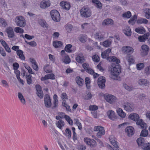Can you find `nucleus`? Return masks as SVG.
I'll return each instance as SVG.
<instances>
[{
	"mask_svg": "<svg viewBox=\"0 0 150 150\" xmlns=\"http://www.w3.org/2000/svg\"><path fill=\"white\" fill-rule=\"evenodd\" d=\"M104 97L106 101L110 104H113L116 101V97L114 96L111 94H105Z\"/></svg>",
	"mask_w": 150,
	"mask_h": 150,
	"instance_id": "20e7f679",
	"label": "nucleus"
},
{
	"mask_svg": "<svg viewBox=\"0 0 150 150\" xmlns=\"http://www.w3.org/2000/svg\"><path fill=\"white\" fill-rule=\"evenodd\" d=\"M68 96L66 93H62L61 94V98L62 100L68 99Z\"/></svg>",
	"mask_w": 150,
	"mask_h": 150,
	"instance_id": "774afa93",
	"label": "nucleus"
},
{
	"mask_svg": "<svg viewBox=\"0 0 150 150\" xmlns=\"http://www.w3.org/2000/svg\"><path fill=\"white\" fill-rule=\"evenodd\" d=\"M114 23L112 20L110 18H107L104 20L102 22V25H112Z\"/></svg>",
	"mask_w": 150,
	"mask_h": 150,
	"instance_id": "4be33fe9",
	"label": "nucleus"
},
{
	"mask_svg": "<svg viewBox=\"0 0 150 150\" xmlns=\"http://www.w3.org/2000/svg\"><path fill=\"white\" fill-rule=\"evenodd\" d=\"M94 130L95 131H98L96 136L98 138H101L105 133L104 128L101 126H95Z\"/></svg>",
	"mask_w": 150,
	"mask_h": 150,
	"instance_id": "39448f33",
	"label": "nucleus"
},
{
	"mask_svg": "<svg viewBox=\"0 0 150 150\" xmlns=\"http://www.w3.org/2000/svg\"><path fill=\"white\" fill-rule=\"evenodd\" d=\"M64 118L70 125H73V121L69 116L67 115H64Z\"/></svg>",
	"mask_w": 150,
	"mask_h": 150,
	"instance_id": "79ce46f5",
	"label": "nucleus"
},
{
	"mask_svg": "<svg viewBox=\"0 0 150 150\" xmlns=\"http://www.w3.org/2000/svg\"><path fill=\"white\" fill-rule=\"evenodd\" d=\"M17 54L19 56V58L22 60L25 59V57L23 54V52L22 50H18L17 51Z\"/></svg>",
	"mask_w": 150,
	"mask_h": 150,
	"instance_id": "72a5a7b5",
	"label": "nucleus"
},
{
	"mask_svg": "<svg viewBox=\"0 0 150 150\" xmlns=\"http://www.w3.org/2000/svg\"><path fill=\"white\" fill-rule=\"evenodd\" d=\"M108 60L110 62H115V64H119L120 62L119 59L115 56L110 57H108Z\"/></svg>",
	"mask_w": 150,
	"mask_h": 150,
	"instance_id": "393cba45",
	"label": "nucleus"
},
{
	"mask_svg": "<svg viewBox=\"0 0 150 150\" xmlns=\"http://www.w3.org/2000/svg\"><path fill=\"white\" fill-rule=\"evenodd\" d=\"M80 13L81 16L83 18H88L91 15V10L87 8H82L80 10Z\"/></svg>",
	"mask_w": 150,
	"mask_h": 150,
	"instance_id": "7ed1b4c3",
	"label": "nucleus"
},
{
	"mask_svg": "<svg viewBox=\"0 0 150 150\" xmlns=\"http://www.w3.org/2000/svg\"><path fill=\"white\" fill-rule=\"evenodd\" d=\"M98 107L96 105H90L89 107V109L90 110L93 111H95L98 110Z\"/></svg>",
	"mask_w": 150,
	"mask_h": 150,
	"instance_id": "864d4df0",
	"label": "nucleus"
},
{
	"mask_svg": "<svg viewBox=\"0 0 150 150\" xmlns=\"http://www.w3.org/2000/svg\"><path fill=\"white\" fill-rule=\"evenodd\" d=\"M5 31L7 33L9 38H13L14 36V33L13 30L11 27H7Z\"/></svg>",
	"mask_w": 150,
	"mask_h": 150,
	"instance_id": "4468645a",
	"label": "nucleus"
},
{
	"mask_svg": "<svg viewBox=\"0 0 150 150\" xmlns=\"http://www.w3.org/2000/svg\"><path fill=\"white\" fill-rule=\"evenodd\" d=\"M53 103L54 104V105L52 107V109L55 108L57 106L58 103V100L57 99V96L56 94H55L53 96Z\"/></svg>",
	"mask_w": 150,
	"mask_h": 150,
	"instance_id": "c9c22d12",
	"label": "nucleus"
},
{
	"mask_svg": "<svg viewBox=\"0 0 150 150\" xmlns=\"http://www.w3.org/2000/svg\"><path fill=\"white\" fill-rule=\"evenodd\" d=\"M111 69V75L112 78L115 79L117 77V76L120 73L121 68L119 64H112Z\"/></svg>",
	"mask_w": 150,
	"mask_h": 150,
	"instance_id": "f257e3e1",
	"label": "nucleus"
},
{
	"mask_svg": "<svg viewBox=\"0 0 150 150\" xmlns=\"http://www.w3.org/2000/svg\"><path fill=\"white\" fill-rule=\"evenodd\" d=\"M50 15L52 19L55 21L58 22L60 20V15L59 12L56 10H52Z\"/></svg>",
	"mask_w": 150,
	"mask_h": 150,
	"instance_id": "423d86ee",
	"label": "nucleus"
},
{
	"mask_svg": "<svg viewBox=\"0 0 150 150\" xmlns=\"http://www.w3.org/2000/svg\"><path fill=\"white\" fill-rule=\"evenodd\" d=\"M141 54L142 56H145L147 55L149 50V47L146 45H143L141 46Z\"/></svg>",
	"mask_w": 150,
	"mask_h": 150,
	"instance_id": "1a4fd4ad",
	"label": "nucleus"
},
{
	"mask_svg": "<svg viewBox=\"0 0 150 150\" xmlns=\"http://www.w3.org/2000/svg\"><path fill=\"white\" fill-rule=\"evenodd\" d=\"M65 132L66 133V134H65V135L66 136H67V134H68V136L69 137V138L71 137V130L69 128H67L65 130Z\"/></svg>",
	"mask_w": 150,
	"mask_h": 150,
	"instance_id": "13d9d810",
	"label": "nucleus"
},
{
	"mask_svg": "<svg viewBox=\"0 0 150 150\" xmlns=\"http://www.w3.org/2000/svg\"><path fill=\"white\" fill-rule=\"evenodd\" d=\"M1 83L3 86L6 88H8L9 85L7 82L5 80H2L1 81Z\"/></svg>",
	"mask_w": 150,
	"mask_h": 150,
	"instance_id": "0e129e2a",
	"label": "nucleus"
},
{
	"mask_svg": "<svg viewBox=\"0 0 150 150\" xmlns=\"http://www.w3.org/2000/svg\"><path fill=\"white\" fill-rule=\"evenodd\" d=\"M85 83L87 88L88 89L90 88V80L89 78L86 77L85 79Z\"/></svg>",
	"mask_w": 150,
	"mask_h": 150,
	"instance_id": "c03bdc74",
	"label": "nucleus"
},
{
	"mask_svg": "<svg viewBox=\"0 0 150 150\" xmlns=\"http://www.w3.org/2000/svg\"><path fill=\"white\" fill-rule=\"evenodd\" d=\"M135 31L138 33L143 34L146 32V30L143 27H138L135 29Z\"/></svg>",
	"mask_w": 150,
	"mask_h": 150,
	"instance_id": "2f4dec72",
	"label": "nucleus"
},
{
	"mask_svg": "<svg viewBox=\"0 0 150 150\" xmlns=\"http://www.w3.org/2000/svg\"><path fill=\"white\" fill-rule=\"evenodd\" d=\"M107 114L108 117L112 120H114L116 118L115 112L112 110H110L108 111Z\"/></svg>",
	"mask_w": 150,
	"mask_h": 150,
	"instance_id": "6ab92c4d",
	"label": "nucleus"
},
{
	"mask_svg": "<svg viewBox=\"0 0 150 150\" xmlns=\"http://www.w3.org/2000/svg\"><path fill=\"white\" fill-rule=\"evenodd\" d=\"M131 16V13L129 11H127L123 13L122 15V16L124 18H129Z\"/></svg>",
	"mask_w": 150,
	"mask_h": 150,
	"instance_id": "de8ad7c7",
	"label": "nucleus"
},
{
	"mask_svg": "<svg viewBox=\"0 0 150 150\" xmlns=\"http://www.w3.org/2000/svg\"><path fill=\"white\" fill-rule=\"evenodd\" d=\"M92 97V95L90 92H89L86 96L85 99L88 100L91 99Z\"/></svg>",
	"mask_w": 150,
	"mask_h": 150,
	"instance_id": "69168bd1",
	"label": "nucleus"
},
{
	"mask_svg": "<svg viewBox=\"0 0 150 150\" xmlns=\"http://www.w3.org/2000/svg\"><path fill=\"white\" fill-rule=\"evenodd\" d=\"M111 50L110 48H108L107 50L102 52L101 54L102 57L103 59H106L109 57V54L111 52Z\"/></svg>",
	"mask_w": 150,
	"mask_h": 150,
	"instance_id": "412c9836",
	"label": "nucleus"
},
{
	"mask_svg": "<svg viewBox=\"0 0 150 150\" xmlns=\"http://www.w3.org/2000/svg\"><path fill=\"white\" fill-rule=\"evenodd\" d=\"M40 24L43 27H47V23L44 20L40 19L39 21Z\"/></svg>",
	"mask_w": 150,
	"mask_h": 150,
	"instance_id": "8fccbe9b",
	"label": "nucleus"
},
{
	"mask_svg": "<svg viewBox=\"0 0 150 150\" xmlns=\"http://www.w3.org/2000/svg\"><path fill=\"white\" fill-rule=\"evenodd\" d=\"M142 148L144 150H150V143H145L142 146Z\"/></svg>",
	"mask_w": 150,
	"mask_h": 150,
	"instance_id": "ea45409f",
	"label": "nucleus"
},
{
	"mask_svg": "<svg viewBox=\"0 0 150 150\" xmlns=\"http://www.w3.org/2000/svg\"><path fill=\"white\" fill-rule=\"evenodd\" d=\"M92 58L94 62H98L99 61V57L97 55L93 56Z\"/></svg>",
	"mask_w": 150,
	"mask_h": 150,
	"instance_id": "bf43d9fd",
	"label": "nucleus"
},
{
	"mask_svg": "<svg viewBox=\"0 0 150 150\" xmlns=\"http://www.w3.org/2000/svg\"><path fill=\"white\" fill-rule=\"evenodd\" d=\"M111 41L109 40H106L103 42V45L105 47H108L111 44Z\"/></svg>",
	"mask_w": 150,
	"mask_h": 150,
	"instance_id": "603ef678",
	"label": "nucleus"
},
{
	"mask_svg": "<svg viewBox=\"0 0 150 150\" xmlns=\"http://www.w3.org/2000/svg\"><path fill=\"white\" fill-rule=\"evenodd\" d=\"M15 31L17 33H22L23 32L24 30L21 28L19 27H17L15 28Z\"/></svg>",
	"mask_w": 150,
	"mask_h": 150,
	"instance_id": "3c124183",
	"label": "nucleus"
},
{
	"mask_svg": "<svg viewBox=\"0 0 150 150\" xmlns=\"http://www.w3.org/2000/svg\"><path fill=\"white\" fill-rule=\"evenodd\" d=\"M53 45L55 48H58L62 46V43L60 41H56L53 42Z\"/></svg>",
	"mask_w": 150,
	"mask_h": 150,
	"instance_id": "7c9ffc66",
	"label": "nucleus"
},
{
	"mask_svg": "<svg viewBox=\"0 0 150 150\" xmlns=\"http://www.w3.org/2000/svg\"><path fill=\"white\" fill-rule=\"evenodd\" d=\"M148 21L145 18H141L138 19L137 21V23L138 24H147Z\"/></svg>",
	"mask_w": 150,
	"mask_h": 150,
	"instance_id": "cd10ccee",
	"label": "nucleus"
},
{
	"mask_svg": "<svg viewBox=\"0 0 150 150\" xmlns=\"http://www.w3.org/2000/svg\"><path fill=\"white\" fill-rule=\"evenodd\" d=\"M45 104L46 107L50 108L51 106V100L49 95L46 94L44 97Z\"/></svg>",
	"mask_w": 150,
	"mask_h": 150,
	"instance_id": "6e6552de",
	"label": "nucleus"
},
{
	"mask_svg": "<svg viewBox=\"0 0 150 150\" xmlns=\"http://www.w3.org/2000/svg\"><path fill=\"white\" fill-rule=\"evenodd\" d=\"M122 51L125 54L128 53H132L134 51V50L132 47L128 46H125L122 47Z\"/></svg>",
	"mask_w": 150,
	"mask_h": 150,
	"instance_id": "f8f14e48",
	"label": "nucleus"
},
{
	"mask_svg": "<svg viewBox=\"0 0 150 150\" xmlns=\"http://www.w3.org/2000/svg\"><path fill=\"white\" fill-rule=\"evenodd\" d=\"M124 32L127 36H129L131 35V31L130 27H127L126 30H124Z\"/></svg>",
	"mask_w": 150,
	"mask_h": 150,
	"instance_id": "a18cd8bd",
	"label": "nucleus"
},
{
	"mask_svg": "<svg viewBox=\"0 0 150 150\" xmlns=\"http://www.w3.org/2000/svg\"><path fill=\"white\" fill-rule=\"evenodd\" d=\"M136 124L140 126L142 129H146L147 126L146 123H145L142 119H139L136 121Z\"/></svg>",
	"mask_w": 150,
	"mask_h": 150,
	"instance_id": "9b49d317",
	"label": "nucleus"
},
{
	"mask_svg": "<svg viewBox=\"0 0 150 150\" xmlns=\"http://www.w3.org/2000/svg\"><path fill=\"white\" fill-rule=\"evenodd\" d=\"M134 130V128L131 126H128L125 129V131L127 133V135L129 137L131 136L133 134Z\"/></svg>",
	"mask_w": 150,
	"mask_h": 150,
	"instance_id": "ddd939ff",
	"label": "nucleus"
},
{
	"mask_svg": "<svg viewBox=\"0 0 150 150\" xmlns=\"http://www.w3.org/2000/svg\"><path fill=\"white\" fill-rule=\"evenodd\" d=\"M126 59L128 62L129 64L133 63L134 62L133 56L130 54H127L126 57Z\"/></svg>",
	"mask_w": 150,
	"mask_h": 150,
	"instance_id": "b1692460",
	"label": "nucleus"
},
{
	"mask_svg": "<svg viewBox=\"0 0 150 150\" xmlns=\"http://www.w3.org/2000/svg\"><path fill=\"white\" fill-rule=\"evenodd\" d=\"M76 121L75 124L78 126V128L79 129L81 130L82 129V125L81 123L79 122V120L76 119H75Z\"/></svg>",
	"mask_w": 150,
	"mask_h": 150,
	"instance_id": "6e6d98bb",
	"label": "nucleus"
},
{
	"mask_svg": "<svg viewBox=\"0 0 150 150\" xmlns=\"http://www.w3.org/2000/svg\"><path fill=\"white\" fill-rule=\"evenodd\" d=\"M138 70H140L142 69L144 67V64L143 63H140L137 65Z\"/></svg>",
	"mask_w": 150,
	"mask_h": 150,
	"instance_id": "052dcab7",
	"label": "nucleus"
},
{
	"mask_svg": "<svg viewBox=\"0 0 150 150\" xmlns=\"http://www.w3.org/2000/svg\"><path fill=\"white\" fill-rule=\"evenodd\" d=\"M76 61L80 64H81L84 61L83 54H79L76 57Z\"/></svg>",
	"mask_w": 150,
	"mask_h": 150,
	"instance_id": "5701e85b",
	"label": "nucleus"
},
{
	"mask_svg": "<svg viewBox=\"0 0 150 150\" xmlns=\"http://www.w3.org/2000/svg\"><path fill=\"white\" fill-rule=\"evenodd\" d=\"M25 68L27 69L28 72L31 74H34L35 73L33 71L31 68L28 65H26L25 66Z\"/></svg>",
	"mask_w": 150,
	"mask_h": 150,
	"instance_id": "4d7b16f0",
	"label": "nucleus"
},
{
	"mask_svg": "<svg viewBox=\"0 0 150 150\" xmlns=\"http://www.w3.org/2000/svg\"><path fill=\"white\" fill-rule=\"evenodd\" d=\"M72 47V45H71L70 44H68L65 46V50L67 52L71 53L72 52V50L71 49Z\"/></svg>",
	"mask_w": 150,
	"mask_h": 150,
	"instance_id": "37998d69",
	"label": "nucleus"
},
{
	"mask_svg": "<svg viewBox=\"0 0 150 150\" xmlns=\"http://www.w3.org/2000/svg\"><path fill=\"white\" fill-rule=\"evenodd\" d=\"M137 142L138 145L140 146L141 147L145 143L144 139L141 137L138 138L137 140Z\"/></svg>",
	"mask_w": 150,
	"mask_h": 150,
	"instance_id": "bb28decb",
	"label": "nucleus"
},
{
	"mask_svg": "<svg viewBox=\"0 0 150 150\" xmlns=\"http://www.w3.org/2000/svg\"><path fill=\"white\" fill-rule=\"evenodd\" d=\"M117 112L119 116L122 118H124L126 116V114L121 108H118L117 110Z\"/></svg>",
	"mask_w": 150,
	"mask_h": 150,
	"instance_id": "c756f323",
	"label": "nucleus"
},
{
	"mask_svg": "<svg viewBox=\"0 0 150 150\" xmlns=\"http://www.w3.org/2000/svg\"><path fill=\"white\" fill-rule=\"evenodd\" d=\"M60 5L63 9L67 11L69 10L71 7L70 4L66 1L61 2L60 3Z\"/></svg>",
	"mask_w": 150,
	"mask_h": 150,
	"instance_id": "f3484780",
	"label": "nucleus"
},
{
	"mask_svg": "<svg viewBox=\"0 0 150 150\" xmlns=\"http://www.w3.org/2000/svg\"><path fill=\"white\" fill-rule=\"evenodd\" d=\"M13 66L14 70H17L19 67V64L17 62L14 63L13 64Z\"/></svg>",
	"mask_w": 150,
	"mask_h": 150,
	"instance_id": "338daca9",
	"label": "nucleus"
},
{
	"mask_svg": "<svg viewBox=\"0 0 150 150\" xmlns=\"http://www.w3.org/2000/svg\"><path fill=\"white\" fill-rule=\"evenodd\" d=\"M27 82L28 84H31L32 82V76L30 74L26 75L25 76Z\"/></svg>",
	"mask_w": 150,
	"mask_h": 150,
	"instance_id": "58836bf2",
	"label": "nucleus"
},
{
	"mask_svg": "<svg viewBox=\"0 0 150 150\" xmlns=\"http://www.w3.org/2000/svg\"><path fill=\"white\" fill-rule=\"evenodd\" d=\"M148 134V130L145 129L142 130L141 132L140 136L143 137H146Z\"/></svg>",
	"mask_w": 150,
	"mask_h": 150,
	"instance_id": "a19ab883",
	"label": "nucleus"
},
{
	"mask_svg": "<svg viewBox=\"0 0 150 150\" xmlns=\"http://www.w3.org/2000/svg\"><path fill=\"white\" fill-rule=\"evenodd\" d=\"M47 79H54V75L53 74L46 75Z\"/></svg>",
	"mask_w": 150,
	"mask_h": 150,
	"instance_id": "e2e57ef3",
	"label": "nucleus"
},
{
	"mask_svg": "<svg viewBox=\"0 0 150 150\" xmlns=\"http://www.w3.org/2000/svg\"><path fill=\"white\" fill-rule=\"evenodd\" d=\"M77 83L79 86H82L84 83V80L79 77H77L76 78Z\"/></svg>",
	"mask_w": 150,
	"mask_h": 150,
	"instance_id": "c85d7f7f",
	"label": "nucleus"
},
{
	"mask_svg": "<svg viewBox=\"0 0 150 150\" xmlns=\"http://www.w3.org/2000/svg\"><path fill=\"white\" fill-rule=\"evenodd\" d=\"M18 97L21 102L23 104H25V101L24 96L20 92L18 93Z\"/></svg>",
	"mask_w": 150,
	"mask_h": 150,
	"instance_id": "e433bc0d",
	"label": "nucleus"
},
{
	"mask_svg": "<svg viewBox=\"0 0 150 150\" xmlns=\"http://www.w3.org/2000/svg\"><path fill=\"white\" fill-rule=\"evenodd\" d=\"M138 83L141 86H148L149 85V82L146 79H140L138 81Z\"/></svg>",
	"mask_w": 150,
	"mask_h": 150,
	"instance_id": "dca6fc26",
	"label": "nucleus"
},
{
	"mask_svg": "<svg viewBox=\"0 0 150 150\" xmlns=\"http://www.w3.org/2000/svg\"><path fill=\"white\" fill-rule=\"evenodd\" d=\"M123 107L125 110L127 111H131L133 110V106L132 104L130 103H127L123 105Z\"/></svg>",
	"mask_w": 150,
	"mask_h": 150,
	"instance_id": "2eb2a0df",
	"label": "nucleus"
},
{
	"mask_svg": "<svg viewBox=\"0 0 150 150\" xmlns=\"http://www.w3.org/2000/svg\"><path fill=\"white\" fill-rule=\"evenodd\" d=\"M62 61L66 64L69 63L71 62V59L68 55H65L62 57Z\"/></svg>",
	"mask_w": 150,
	"mask_h": 150,
	"instance_id": "a878e982",
	"label": "nucleus"
},
{
	"mask_svg": "<svg viewBox=\"0 0 150 150\" xmlns=\"http://www.w3.org/2000/svg\"><path fill=\"white\" fill-rule=\"evenodd\" d=\"M57 127L60 129H62V127L64 125V122L62 120H59L58 122L56 123Z\"/></svg>",
	"mask_w": 150,
	"mask_h": 150,
	"instance_id": "f704fd0d",
	"label": "nucleus"
},
{
	"mask_svg": "<svg viewBox=\"0 0 150 150\" xmlns=\"http://www.w3.org/2000/svg\"><path fill=\"white\" fill-rule=\"evenodd\" d=\"M144 12L145 13L146 17L148 19H150V9L146 8L144 9Z\"/></svg>",
	"mask_w": 150,
	"mask_h": 150,
	"instance_id": "4c0bfd02",
	"label": "nucleus"
},
{
	"mask_svg": "<svg viewBox=\"0 0 150 150\" xmlns=\"http://www.w3.org/2000/svg\"><path fill=\"white\" fill-rule=\"evenodd\" d=\"M137 17L136 15H135L134 16L131 18V19L128 21V23L129 24L133 25L135 23L134 21L137 19Z\"/></svg>",
	"mask_w": 150,
	"mask_h": 150,
	"instance_id": "09e8293b",
	"label": "nucleus"
},
{
	"mask_svg": "<svg viewBox=\"0 0 150 150\" xmlns=\"http://www.w3.org/2000/svg\"><path fill=\"white\" fill-rule=\"evenodd\" d=\"M50 3L49 0L43 1L40 3V7L42 8H45L50 6Z\"/></svg>",
	"mask_w": 150,
	"mask_h": 150,
	"instance_id": "aec40b11",
	"label": "nucleus"
},
{
	"mask_svg": "<svg viewBox=\"0 0 150 150\" xmlns=\"http://www.w3.org/2000/svg\"><path fill=\"white\" fill-rule=\"evenodd\" d=\"M106 81L105 77L103 76L100 77L98 80V83H99L100 85V83H102L105 82Z\"/></svg>",
	"mask_w": 150,
	"mask_h": 150,
	"instance_id": "49530a36",
	"label": "nucleus"
},
{
	"mask_svg": "<svg viewBox=\"0 0 150 150\" xmlns=\"http://www.w3.org/2000/svg\"><path fill=\"white\" fill-rule=\"evenodd\" d=\"M128 119L136 122L139 120L140 117L139 115L136 113L130 114L128 116Z\"/></svg>",
	"mask_w": 150,
	"mask_h": 150,
	"instance_id": "a211bd4d",
	"label": "nucleus"
},
{
	"mask_svg": "<svg viewBox=\"0 0 150 150\" xmlns=\"http://www.w3.org/2000/svg\"><path fill=\"white\" fill-rule=\"evenodd\" d=\"M15 22L18 26L21 27H23L26 25L25 19L23 17L21 16L16 17L15 19Z\"/></svg>",
	"mask_w": 150,
	"mask_h": 150,
	"instance_id": "f03ea898",
	"label": "nucleus"
},
{
	"mask_svg": "<svg viewBox=\"0 0 150 150\" xmlns=\"http://www.w3.org/2000/svg\"><path fill=\"white\" fill-rule=\"evenodd\" d=\"M84 141L87 144L90 146L91 148L95 147L97 146L96 142L93 139L86 137L84 139Z\"/></svg>",
	"mask_w": 150,
	"mask_h": 150,
	"instance_id": "0eeeda50",
	"label": "nucleus"
},
{
	"mask_svg": "<svg viewBox=\"0 0 150 150\" xmlns=\"http://www.w3.org/2000/svg\"><path fill=\"white\" fill-rule=\"evenodd\" d=\"M35 88L37 91V95L40 98H42L43 97V93L42 88L40 85H35Z\"/></svg>",
	"mask_w": 150,
	"mask_h": 150,
	"instance_id": "9d476101",
	"label": "nucleus"
},
{
	"mask_svg": "<svg viewBox=\"0 0 150 150\" xmlns=\"http://www.w3.org/2000/svg\"><path fill=\"white\" fill-rule=\"evenodd\" d=\"M92 2L95 4V6L97 8H100L102 5L101 2L98 0H92Z\"/></svg>",
	"mask_w": 150,
	"mask_h": 150,
	"instance_id": "473e14b6",
	"label": "nucleus"
},
{
	"mask_svg": "<svg viewBox=\"0 0 150 150\" xmlns=\"http://www.w3.org/2000/svg\"><path fill=\"white\" fill-rule=\"evenodd\" d=\"M123 86L125 89L129 91H132L133 88V87H130L129 86L127 85L126 84H123Z\"/></svg>",
	"mask_w": 150,
	"mask_h": 150,
	"instance_id": "5fc2aeb1",
	"label": "nucleus"
},
{
	"mask_svg": "<svg viewBox=\"0 0 150 150\" xmlns=\"http://www.w3.org/2000/svg\"><path fill=\"white\" fill-rule=\"evenodd\" d=\"M144 72L146 75L150 74V68H149V66H147L145 68Z\"/></svg>",
	"mask_w": 150,
	"mask_h": 150,
	"instance_id": "680f3d73",
	"label": "nucleus"
}]
</instances>
